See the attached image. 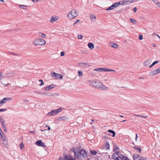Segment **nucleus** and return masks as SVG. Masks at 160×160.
Segmentation results:
<instances>
[{"instance_id": "1", "label": "nucleus", "mask_w": 160, "mask_h": 160, "mask_svg": "<svg viewBox=\"0 0 160 160\" xmlns=\"http://www.w3.org/2000/svg\"><path fill=\"white\" fill-rule=\"evenodd\" d=\"M78 148H77L76 150L74 148L73 151L74 153V156L76 158L80 159L86 157L87 153L85 150L81 149L77 152L76 150L78 151Z\"/></svg>"}, {"instance_id": "2", "label": "nucleus", "mask_w": 160, "mask_h": 160, "mask_svg": "<svg viewBox=\"0 0 160 160\" xmlns=\"http://www.w3.org/2000/svg\"><path fill=\"white\" fill-rule=\"evenodd\" d=\"M88 82L92 86L99 89H105L107 88L106 87L102 84L101 82L98 80L95 81L91 80H89Z\"/></svg>"}, {"instance_id": "3", "label": "nucleus", "mask_w": 160, "mask_h": 160, "mask_svg": "<svg viewBox=\"0 0 160 160\" xmlns=\"http://www.w3.org/2000/svg\"><path fill=\"white\" fill-rule=\"evenodd\" d=\"M79 15V12L76 10L75 9H72L68 15V18L72 20L74 19Z\"/></svg>"}, {"instance_id": "4", "label": "nucleus", "mask_w": 160, "mask_h": 160, "mask_svg": "<svg viewBox=\"0 0 160 160\" xmlns=\"http://www.w3.org/2000/svg\"><path fill=\"white\" fill-rule=\"evenodd\" d=\"M45 40L42 38H39L36 39L34 42V44L35 46L38 45H43L45 44Z\"/></svg>"}, {"instance_id": "5", "label": "nucleus", "mask_w": 160, "mask_h": 160, "mask_svg": "<svg viewBox=\"0 0 160 160\" xmlns=\"http://www.w3.org/2000/svg\"><path fill=\"white\" fill-rule=\"evenodd\" d=\"M121 2H119L113 4L111 6L106 9V10H110L113 9L118 7L120 4Z\"/></svg>"}, {"instance_id": "6", "label": "nucleus", "mask_w": 160, "mask_h": 160, "mask_svg": "<svg viewBox=\"0 0 160 160\" xmlns=\"http://www.w3.org/2000/svg\"><path fill=\"white\" fill-rule=\"evenodd\" d=\"M51 75L52 77L54 76L56 78V79H58L60 78L61 79H62V76H61L60 74L55 73V72L52 73L51 74Z\"/></svg>"}, {"instance_id": "7", "label": "nucleus", "mask_w": 160, "mask_h": 160, "mask_svg": "<svg viewBox=\"0 0 160 160\" xmlns=\"http://www.w3.org/2000/svg\"><path fill=\"white\" fill-rule=\"evenodd\" d=\"M35 143L37 145L39 146H42L43 147H46V146L45 145L44 143L42 142L41 140H39L37 141Z\"/></svg>"}, {"instance_id": "8", "label": "nucleus", "mask_w": 160, "mask_h": 160, "mask_svg": "<svg viewBox=\"0 0 160 160\" xmlns=\"http://www.w3.org/2000/svg\"><path fill=\"white\" fill-rule=\"evenodd\" d=\"M11 99L10 98H5L3 99L0 100V106H2V104L5 103L6 100H11Z\"/></svg>"}, {"instance_id": "9", "label": "nucleus", "mask_w": 160, "mask_h": 160, "mask_svg": "<svg viewBox=\"0 0 160 160\" xmlns=\"http://www.w3.org/2000/svg\"><path fill=\"white\" fill-rule=\"evenodd\" d=\"M57 114L56 110H53L48 112L47 114V115L48 116H53Z\"/></svg>"}, {"instance_id": "10", "label": "nucleus", "mask_w": 160, "mask_h": 160, "mask_svg": "<svg viewBox=\"0 0 160 160\" xmlns=\"http://www.w3.org/2000/svg\"><path fill=\"white\" fill-rule=\"evenodd\" d=\"M54 85L53 84H52L48 86L47 87H44L43 89H44L46 91H48L54 88V87L53 86Z\"/></svg>"}, {"instance_id": "11", "label": "nucleus", "mask_w": 160, "mask_h": 160, "mask_svg": "<svg viewBox=\"0 0 160 160\" xmlns=\"http://www.w3.org/2000/svg\"><path fill=\"white\" fill-rule=\"evenodd\" d=\"M63 160H75V159L74 158H72L70 156H68L65 155L63 157Z\"/></svg>"}, {"instance_id": "12", "label": "nucleus", "mask_w": 160, "mask_h": 160, "mask_svg": "<svg viewBox=\"0 0 160 160\" xmlns=\"http://www.w3.org/2000/svg\"><path fill=\"white\" fill-rule=\"evenodd\" d=\"M68 119V118L67 117L62 116L59 117L57 118V120L58 121L62 120H65Z\"/></svg>"}, {"instance_id": "13", "label": "nucleus", "mask_w": 160, "mask_h": 160, "mask_svg": "<svg viewBox=\"0 0 160 160\" xmlns=\"http://www.w3.org/2000/svg\"><path fill=\"white\" fill-rule=\"evenodd\" d=\"M141 155H139L137 154H135L133 155V158L134 160H139L140 157Z\"/></svg>"}, {"instance_id": "14", "label": "nucleus", "mask_w": 160, "mask_h": 160, "mask_svg": "<svg viewBox=\"0 0 160 160\" xmlns=\"http://www.w3.org/2000/svg\"><path fill=\"white\" fill-rule=\"evenodd\" d=\"M112 156L113 159H116V160H119V156H118L117 153H115L113 154Z\"/></svg>"}, {"instance_id": "15", "label": "nucleus", "mask_w": 160, "mask_h": 160, "mask_svg": "<svg viewBox=\"0 0 160 160\" xmlns=\"http://www.w3.org/2000/svg\"><path fill=\"white\" fill-rule=\"evenodd\" d=\"M14 73L13 72H10L7 73L5 75V76H2V77L4 78L6 77L7 78H9L11 77H12L14 75Z\"/></svg>"}, {"instance_id": "16", "label": "nucleus", "mask_w": 160, "mask_h": 160, "mask_svg": "<svg viewBox=\"0 0 160 160\" xmlns=\"http://www.w3.org/2000/svg\"><path fill=\"white\" fill-rule=\"evenodd\" d=\"M119 160H129V159L127 157L121 155L119 156Z\"/></svg>"}, {"instance_id": "17", "label": "nucleus", "mask_w": 160, "mask_h": 160, "mask_svg": "<svg viewBox=\"0 0 160 160\" xmlns=\"http://www.w3.org/2000/svg\"><path fill=\"white\" fill-rule=\"evenodd\" d=\"M0 122L2 127H4V126H5V124L4 123L5 121L4 120V119L2 116H1L0 117Z\"/></svg>"}, {"instance_id": "18", "label": "nucleus", "mask_w": 160, "mask_h": 160, "mask_svg": "<svg viewBox=\"0 0 160 160\" xmlns=\"http://www.w3.org/2000/svg\"><path fill=\"white\" fill-rule=\"evenodd\" d=\"M157 73V71H156V70H153L151 72L149 73V75L150 76H154L156 75Z\"/></svg>"}, {"instance_id": "19", "label": "nucleus", "mask_w": 160, "mask_h": 160, "mask_svg": "<svg viewBox=\"0 0 160 160\" xmlns=\"http://www.w3.org/2000/svg\"><path fill=\"white\" fill-rule=\"evenodd\" d=\"M152 61V59L150 58H149L148 60L145 62L144 64L145 66H148L151 63Z\"/></svg>"}, {"instance_id": "20", "label": "nucleus", "mask_w": 160, "mask_h": 160, "mask_svg": "<svg viewBox=\"0 0 160 160\" xmlns=\"http://www.w3.org/2000/svg\"><path fill=\"white\" fill-rule=\"evenodd\" d=\"M2 142L3 143V144L4 145V146L6 148H7L8 146H7V141H6L5 139L4 138V139H3L2 138Z\"/></svg>"}, {"instance_id": "21", "label": "nucleus", "mask_w": 160, "mask_h": 160, "mask_svg": "<svg viewBox=\"0 0 160 160\" xmlns=\"http://www.w3.org/2000/svg\"><path fill=\"white\" fill-rule=\"evenodd\" d=\"M42 95H46L47 96H53L52 93H50L49 92H42Z\"/></svg>"}, {"instance_id": "22", "label": "nucleus", "mask_w": 160, "mask_h": 160, "mask_svg": "<svg viewBox=\"0 0 160 160\" xmlns=\"http://www.w3.org/2000/svg\"><path fill=\"white\" fill-rule=\"evenodd\" d=\"M88 46L91 49H92L94 48L93 44L91 42H89L88 43Z\"/></svg>"}, {"instance_id": "23", "label": "nucleus", "mask_w": 160, "mask_h": 160, "mask_svg": "<svg viewBox=\"0 0 160 160\" xmlns=\"http://www.w3.org/2000/svg\"><path fill=\"white\" fill-rule=\"evenodd\" d=\"M108 132L109 133H111L112 134V136L113 137H114L115 135V132L114 131L112 130H108Z\"/></svg>"}, {"instance_id": "24", "label": "nucleus", "mask_w": 160, "mask_h": 160, "mask_svg": "<svg viewBox=\"0 0 160 160\" xmlns=\"http://www.w3.org/2000/svg\"><path fill=\"white\" fill-rule=\"evenodd\" d=\"M57 20V17L55 16H53L51 17V21L52 22H54V21Z\"/></svg>"}, {"instance_id": "25", "label": "nucleus", "mask_w": 160, "mask_h": 160, "mask_svg": "<svg viewBox=\"0 0 160 160\" xmlns=\"http://www.w3.org/2000/svg\"><path fill=\"white\" fill-rule=\"evenodd\" d=\"M105 145L106 148L107 149H109V147L110 146V145H109V143L107 141H105Z\"/></svg>"}, {"instance_id": "26", "label": "nucleus", "mask_w": 160, "mask_h": 160, "mask_svg": "<svg viewBox=\"0 0 160 160\" xmlns=\"http://www.w3.org/2000/svg\"><path fill=\"white\" fill-rule=\"evenodd\" d=\"M133 148L137 150V151L139 152L140 153H141V149L140 148H139L137 147V146H134L133 147Z\"/></svg>"}, {"instance_id": "27", "label": "nucleus", "mask_w": 160, "mask_h": 160, "mask_svg": "<svg viewBox=\"0 0 160 160\" xmlns=\"http://www.w3.org/2000/svg\"><path fill=\"white\" fill-rule=\"evenodd\" d=\"M104 68H96L94 70V71L100 72L101 71H103Z\"/></svg>"}, {"instance_id": "28", "label": "nucleus", "mask_w": 160, "mask_h": 160, "mask_svg": "<svg viewBox=\"0 0 160 160\" xmlns=\"http://www.w3.org/2000/svg\"><path fill=\"white\" fill-rule=\"evenodd\" d=\"M38 35L39 36L44 38H45L46 37V36L45 34L41 32L38 33Z\"/></svg>"}, {"instance_id": "29", "label": "nucleus", "mask_w": 160, "mask_h": 160, "mask_svg": "<svg viewBox=\"0 0 160 160\" xmlns=\"http://www.w3.org/2000/svg\"><path fill=\"white\" fill-rule=\"evenodd\" d=\"M103 71L104 72H110V71H112V72H115L114 70L110 69H107L106 68H104V69H103Z\"/></svg>"}, {"instance_id": "30", "label": "nucleus", "mask_w": 160, "mask_h": 160, "mask_svg": "<svg viewBox=\"0 0 160 160\" xmlns=\"http://www.w3.org/2000/svg\"><path fill=\"white\" fill-rule=\"evenodd\" d=\"M62 110V108L61 107L58 108L56 110V113L57 114L60 112H61Z\"/></svg>"}, {"instance_id": "31", "label": "nucleus", "mask_w": 160, "mask_h": 160, "mask_svg": "<svg viewBox=\"0 0 160 160\" xmlns=\"http://www.w3.org/2000/svg\"><path fill=\"white\" fill-rule=\"evenodd\" d=\"M90 152L92 155H96L97 153V152L94 150H90Z\"/></svg>"}, {"instance_id": "32", "label": "nucleus", "mask_w": 160, "mask_h": 160, "mask_svg": "<svg viewBox=\"0 0 160 160\" xmlns=\"http://www.w3.org/2000/svg\"><path fill=\"white\" fill-rule=\"evenodd\" d=\"M111 47L115 48H118V46L117 44L114 43L111 45Z\"/></svg>"}, {"instance_id": "33", "label": "nucleus", "mask_w": 160, "mask_h": 160, "mask_svg": "<svg viewBox=\"0 0 160 160\" xmlns=\"http://www.w3.org/2000/svg\"><path fill=\"white\" fill-rule=\"evenodd\" d=\"M113 149L115 152V153H116V152L117 153L118 152H117V151L118 150V148L117 146H114L113 147Z\"/></svg>"}, {"instance_id": "34", "label": "nucleus", "mask_w": 160, "mask_h": 160, "mask_svg": "<svg viewBox=\"0 0 160 160\" xmlns=\"http://www.w3.org/2000/svg\"><path fill=\"white\" fill-rule=\"evenodd\" d=\"M91 19L92 20H96V16L94 15H92L90 17Z\"/></svg>"}, {"instance_id": "35", "label": "nucleus", "mask_w": 160, "mask_h": 160, "mask_svg": "<svg viewBox=\"0 0 160 160\" xmlns=\"http://www.w3.org/2000/svg\"><path fill=\"white\" fill-rule=\"evenodd\" d=\"M78 65L81 67L82 68H84L85 67V65H84V63H82V62H79L78 63Z\"/></svg>"}, {"instance_id": "36", "label": "nucleus", "mask_w": 160, "mask_h": 160, "mask_svg": "<svg viewBox=\"0 0 160 160\" xmlns=\"http://www.w3.org/2000/svg\"><path fill=\"white\" fill-rule=\"evenodd\" d=\"M78 75L79 77H82L83 76L82 72L80 71H78Z\"/></svg>"}, {"instance_id": "37", "label": "nucleus", "mask_w": 160, "mask_h": 160, "mask_svg": "<svg viewBox=\"0 0 160 160\" xmlns=\"http://www.w3.org/2000/svg\"><path fill=\"white\" fill-rule=\"evenodd\" d=\"M139 0H129V1H126V3L127 2H130V3H131L132 2H136L138 1Z\"/></svg>"}, {"instance_id": "38", "label": "nucleus", "mask_w": 160, "mask_h": 160, "mask_svg": "<svg viewBox=\"0 0 160 160\" xmlns=\"http://www.w3.org/2000/svg\"><path fill=\"white\" fill-rule=\"evenodd\" d=\"M139 160H146V158L145 157L141 156L140 157Z\"/></svg>"}, {"instance_id": "39", "label": "nucleus", "mask_w": 160, "mask_h": 160, "mask_svg": "<svg viewBox=\"0 0 160 160\" xmlns=\"http://www.w3.org/2000/svg\"><path fill=\"white\" fill-rule=\"evenodd\" d=\"M39 82H41V84H40V86H42L44 84V83L43 82V81L42 79H40L39 80Z\"/></svg>"}, {"instance_id": "40", "label": "nucleus", "mask_w": 160, "mask_h": 160, "mask_svg": "<svg viewBox=\"0 0 160 160\" xmlns=\"http://www.w3.org/2000/svg\"><path fill=\"white\" fill-rule=\"evenodd\" d=\"M24 147V145L22 142L20 145L19 147L21 149H22V148H23Z\"/></svg>"}, {"instance_id": "41", "label": "nucleus", "mask_w": 160, "mask_h": 160, "mask_svg": "<svg viewBox=\"0 0 160 160\" xmlns=\"http://www.w3.org/2000/svg\"><path fill=\"white\" fill-rule=\"evenodd\" d=\"M130 20H131V22L132 23H133V24H136V21L134 19H130Z\"/></svg>"}, {"instance_id": "42", "label": "nucleus", "mask_w": 160, "mask_h": 160, "mask_svg": "<svg viewBox=\"0 0 160 160\" xmlns=\"http://www.w3.org/2000/svg\"><path fill=\"white\" fill-rule=\"evenodd\" d=\"M138 39L140 40H141L143 39V36L142 35H139Z\"/></svg>"}, {"instance_id": "43", "label": "nucleus", "mask_w": 160, "mask_h": 160, "mask_svg": "<svg viewBox=\"0 0 160 160\" xmlns=\"http://www.w3.org/2000/svg\"><path fill=\"white\" fill-rule=\"evenodd\" d=\"M156 71H157V73L160 72V67L156 69Z\"/></svg>"}, {"instance_id": "44", "label": "nucleus", "mask_w": 160, "mask_h": 160, "mask_svg": "<svg viewBox=\"0 0 160 160\" xmlns=\"http://www.w3.org/2000/svg\"><path fill=\"white\" fill-rule=\"evenodd\" d=\"M82 38V36L81 35H79L78 36V38L79 39H81Z\"/></svg>"}, {"instance_id": "45", "label": "nucleus", "mask_w": 160, "mask_h": 160, "mask_svg": "<svg viewBox=\"0 0 160 160\" xmlns=\"http://www.w3.org/2000/svg\"><path fill=\"white\" fill-rule=\"evenodd\" d=\"M65 55V52H62L60 53V55L61 56H63Z\"/></svg>"}, {"instance_id": "46", "label": "nucleus", "mask_w": 160, "mask_h": 160, "mask_svg": "<svg viewBox=\"0 0 160 160\" xmlns=\"http://www.w3.org/2000/svg\"><path fill=\"white\" fill-rule=\"evenodd\" d=\"M6 109H0V112L5 111H6Z\"/></svg>"}, {"instance_id": "47", "label": "nucleus", "mask_w": 160, "mask_h": 160, "mask_svg": "<svg viewBox=\"0 0 160 160\" xmlns=\"http://www.w3.org/2000/svg\"><path fill=\"white\" fill-rule=\"evenodd\" d=\"M159 62V61H155L152 64L153 66L155 64H157Z\"/></svg>"}, {"instance_id": "48", "label": "nucleus", "mask_w": 160, "mask_h": 160, "mask_svg": "<svg viewBox=\"0 0 160 160\" xmlns=\"http://www.w3.org/2000/svg\"><path fill=\"white\" fill-rule=\"evenodd\" d=\"M80 21V20H79V19H78L76 20V21L75 22H74V23H73V25H75L76 24H77L78 22H79Z\"/></svg>"}, {"instance_id": "49", "label": "nucleus", "mask_w": 160, "mask_h": 160, "mask_svg": "<svg viewBox=\"0 0 160 160\" xmlns=\"http://www.w3.org/2000/svg\"><path fill=\"white\" fill-rule=\"evenodd\" d=\"M84 63V65L85 67V66H86L87 67H88L90 66V65H89L88 64L86 63Z\"/></svg>"}, {"instance_id": "50", "label": "nucleus", "mask_w": 160, "mask_h": 160, "mask_svg": "<svg viewBox=\"0 0 160 160\" xmlns=\"http://www.w3.org/2000/svg\"><path fill=\"white\" fill-rule=\"evenodd\" d=\"M0 135H1V136L2 138V137H3V135H4L3 133H2L1 132H0Z\"/></svg>"}, {"instance_id": "51", "label": "nucleus", "mask_w": 160, "mask_h": 160, "mask_svg": "<svg viewBox=\"0 0 160 160\" xmlns=\"http://www.w3.org/2000/svg\"><path fill=\"white\" fill-rule=\"evenodd\" d=\"M141 117L144 118H147L148 117L147 116H142V115H141L140 116Z\"/></svg>"}, {"instance_id": "52", "label": "nucleus", "mask_w": 160, "mask_h": 160, "mask_svg": "<svg viewBox=\"0 0 160 160\" xmlns=\"http://www.w3.org/2000/svg\"><path fill=\"white\" fill-rule=\"evenodd\" d=\"M120 2H120V4L122 5V4H123L125 3V2L126 1H120Z\"/></svg>"}, {"instance_id": "53", "label": "nucleus", "mask_w": 160, "mask_h": 160, "mask_svg": "<svg viewBox=\"0 0 160 160\" xmlns=\"http://www.w3.org/2000/svg\"><path fill=\"white\" fill-rule=\"evenodd\" d=\"M4 131L5 132H7V128H6L5 127V126H4V127H2Z\"/></svg>"}, {"instance_id": "54", "label": "nucleus", "mask_w": 160, "mask_h": 160, "mask_svg": "<svg viewBox=\"0 0 160 160\" xmlns=\"http://www.w3.org/2000/svg\"><path fill=\"white\" fill-rule=\"evenodd\" d=\"M133 10L134 12H135L137 10V8L136 7H135L133 8Z\"/></svg>"}, {"instance_id": "55", "label": "nucleus", "mask_w": 160, "mask_h": 160, "mask_svg": "<svg viewBox=\"0 0 160 160\" xmlns=\"http://www.w3.org/2000/svg\"><path fill=\"white\" fill-rule=\"evenodd\" d=\"M157 4L158 7L160 8V2H157Z\"/></svg>"}, {"instance_id": "56", "label": "nucleus", "mask_w": 160, "mask_h": 160, "mask_svg": "<svg viewBox=\"0 0 160 160\" xmlns=\"http://www.w3.org/2000/svg\"><path fill=\"white\" fill-rule=\"evenodd\" d=\"M136 137H135V141H137V138H138V134H135Z\"/></svg>"}, {"instance_id": "57", "label": "nucleus", "mask_w": 160, "mask_h": 160, "mask_svg": "<svg viewBox=\"0 0 160 160\" xmlns=\"http://www.w3.org/2000/svg\"><path fill=\"white\" fill-rule=\"evenodd\" d=\"M34 92L37 94H40L42 95V92Z\"/></svg>"}, {"instance_id": "58", "label": "nucleus", "mask_w": 160, "mask_h": 160, "mask_svg": "<svg viewBox=\"0 0 160 160\" xmlns=\"http://www.w3.org/2000/svg\"><path fill=\"white\" fill-rule=\"evenodd\" d=\"M20 7L24 9V7H26L25 6L23 5H20Z\"/></svg>"}, {"instance_id": "59", "label": "nucleus", "mask_w": 160, "mask_h": 160, "mask_svg": "<svg viewBox=\"0 0 160 160\" xmlns=\"http://www.w3.org/2000/svg\"><path fill=\"white\" fill-rule=\"evenodd\" d=\"M152 1L153 2L157 4V2H158V0H152Z\"/></svg>"}, {"instance_id": "60", "label": "nucleus", "mask_w": 160, "mask_h": 160, "mask_svg": "<svg viewBox=\"0 0 160 160\" xmlns=\"http://www.w3.org/2000/svg\"><path fill=\"white\" fill-rule=\"evenodd\" d=\"M29 133H34V131H29Z\"/></svg>"}, {"instance_id": "61", "label": "nucleus", "mask_w": 160, "mask_h": 160, "mask_svg": "<svg viewBox=\"0 0 160 160\" xmlns=\"http://www.w3.org/2000/svg\"><path fill=\"white\" fill-rule=\"evenodd\" d=\"M33 2H38V0H31Z\"/></svg>"}, {"instance_id": "62", "label": "nucleus", "mask_w": 160, "mask_h": 160, "mask_svg": "<svg viewBox=\"0 0 160 160\" xmlns=\"http://www.w3.org/2000/svg\"><path fill=\"white\" fill-rule=\"evenodd\" d=\"M152 46L153 47H155L156 46V45L155 43H153L152 44Z\"/></svg>"}, {"instance_id": "63", "label": "nucleus", "mask_w": 160, "mask_h": 160, "mask_svg": "<svg viewBox=\"0 0 160 160\" xmlns=\"http://www.w3.org/2000/svg\"><path fill=\"white\" fill-rule=\"evenodd\" d=\"M153 65L152 64L151 65H150L149 66V67L150 68H151L152 67H153Z\"/></svg>"}, {"instance_id": "64", "label": "nucleus", "mask_w": 160, "mask_h": 160, "mask_svg": "<svg viewBox=\"0 0 160 160\" xmlns=\"http://www.w3.org/2000/svg\"><path fill=\"white\" fill-rule=\"evenodd\" d=\"M48 130H50L51 129L50 127H49V126H48Z\"/></svg>"}]
</instances>
